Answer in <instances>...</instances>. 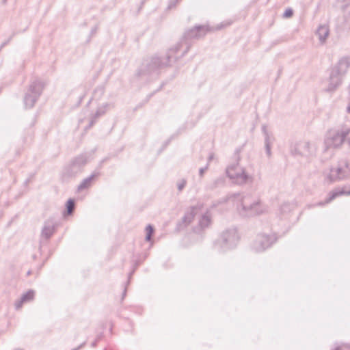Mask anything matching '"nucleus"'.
Listing matches in <instances>:
<instances>
[{"mask_svg":"<svg viewBox=\"0 0 350 350\" xmlns=\"http://www.w3.org/2000/svg\"><path fill=\"white\" fill-rule=\"evenodd\" d=\"M224 202H230L241 217H253L267 212V206L260 198L252 193H234L227 195L222 199Z\"/></svg>","mask_w":350,"mask_h":350,"instance_id":"obj_1","label":"nucleus"},{"mask_svg":"<svg viewBox=\"0 0 350 350\" xmlns=\"http://www.w3.org/2000/svg\"><path fill=\"white\" fill-rule=\"evenodd\" d=\"M350 133V123L344 124L329 130L324 139L325 151L331 148H338Z\"/></svg>","mask_w":350,"mask_h":350,"instance_id":"obj_2","label":"nucleus"},{"mask_svg":"<svg viewBox=\"0 0 350 350\" xmlns=\"http://www.w3.org/2000/svg\"><path fill=\"white\" fill-rule=\"evenodd\" d=\"M228 176L237 185H245L252 183L253 177L246 172L245 169L239 164L228 167L226 170Z\"/></svg>","mask_w":350,"mask_h":350,"instance_id":"obj_3","label":"nucleus"},{"mask_svg":"<svg viewBox=\"0 0 350 350\" xmlns=\"http://www.w3.org/2000/svg\"><path fill=\"white\" fill-rule=\"evenodd\" d=\"M43 88L44 83L40 81L36 80L31 83L24 98V103L27 108L33 107L35 103L40 96Z\"/></svg>","mask_w":350,"mask_h":350,"instance_id":"obj_4","label":"nucleus"},{"mask_svg":"<svg viewBox=\"0 0 350 350\" xmlns=\"http://www.w3.org/2000/svg\"><path fill=\"white\" fill-rule=\"evenodd\" d=\"M317 148L314 144L308 141H300L293 144L291 147V152L295 156L310 157L315 154Z\"/></svg>","mask_w":350,"mask_h":350,"instance_id":"obj_5","label":"nucleus"},{"mask_svg":"<svg viewBox=\"0 0 350 350\" xmlns=\"http://www.w3.org/2000/svg\"><path fill=\"white\" fill-rule=\"evenodd\" d=\"M327 178L331 182L350 178V163L345 161L338 167L332 168L327 175Z\"/></svg>","mask_w":350,"mask_h":350,"instance_id":"obj_6","label":"nucleus"},{"mask_svg":"<svg viewBox=\"0 0 350 350\" xmlns=\"http://www.w3.org/2000/svg\"><path fill=\"white\" fill-rule=\"evenodd\" d=\"M275 241L273 236L259 234L254 240L252 248L255 252H261L271 247Z\"/></svg>","mask_w":350,"mask_h":350,"instance_id":"obj_7","label":"nucleus"},{"mask_svg":"<svg viewBox=\"0 0 350 350\" xmlns=\"http://www.w3.org/2000/svg\"><path fill=\"white\" fill-rule=\"evenodd\" d=\"M183 46V42L177 44V45L171 49L167 55V62H162L159 57H152L150 63L149 64L150 71L153 70L154 69H157L161 68L162 66H168L170 64L171 59H174L176 60V57L173 56L174 53H176L178 51L180 50V48Z\"/></svg>","mask_w":350,"mask_h":350,"instance_id":"obj_8","label":"nucleus"},{"mask_svg":"<svg viewBox=\"0 0 350 350\" xmlns=\"http://www.w3.org/2000/svg\"><path fill=\"white\" fill-rule=\"evenodd\" d=\"M87 163V158L85 155H79L75 158L65 169V174L68 176H74L82 170V168Z\"/></svg>","mask_w":350,"mask_h":350,"instance_id":"obj_9","label":"nucleus"},{"mask_svg":"<svg viewBox=\"0 0 350 350\" xmlns=\"http://www.w3.org/2000/svg\"><path fill=\"white\" fill-rule=\"evenodd\" d=\"M239 235L235 228L224 231L220 238L221 246L224 249H230L236 245L239 241Z\"/></svg>","mask_w":350,"mask_h":350,"instance_id":"obj_10","label":"nucleus"},{"mask_svg":"<svg viewBox=\"0 0 350 350\" xmlns=\"http://www.w3.org/2000/svg\"><path fill=\"white\" fill-rule=\"evenodd\" d=\"M342 81V77L332 70L325 91L327 92H334L341 85Z\"/></svg>","mask_w":350,"mask_h":350,"instance_id":"obj_11","label":"nucleus"},{"mask_svg":"<svg viewBox=\"0 0 350 350\" xmlns=\"http://www.w3.org/2000/svg\"><path fill=\"white\" fill-rule=\"evenodd\" d=\"M208 31V29L206 26L204 25H199L196 26L195 27L189 29L185 34V38L191 39V38H200L204 36L206 33Z\"/></svg>","mask_w":350,"mask_h":350,"instance_id":"obj_12","label":"nucleus"},{"mask_svg":"<svg viewBox=\"0 0 350 350\" xmlns=\"http://www.w3.org/2000/svg\"><path fill=\"white\" fill-rule=\"evenodd\" d=\"M349 67V59L348 57H342L339 60L337 65L332 68V70L343 77Z\"/></svg>","mask_w":350,"mask_h":350,"instance_id":"obj_13","label":"nucleus"},{"mask_svg":"<svg viewBox=\"0 0 350 350\" xmlns=\"http://www.w3.org/2000/svg\"><path fill=\"white\" fill-rule=\"evenodd\" d=\"M203 204L198 203L197 205L191 207L190 210L187 211L183 218V221L186 224H189L193 220L194 216L202 211Z\"/></svg>","mask_w":350,"mask_h":350,"instance_id":"obj_14","label":"nucleus"},{"mask_svg":"<svg viewBox=\"0 0 350 350\" xmlns=\"http://www.w3.org/2000/svg\"><path fill=\"white\" fill-rule=\"evenodd\" d=\"M34 296L35 291L33 290H29L25 293L23 294L18 300L15 301V308L16 310L21 309L25 303H27L33 300Z\"/></svg>","mask_w":350,"mask_h":350,"instance_id":"obj_15","label":"nucleus"},{"mask_svg":"<svg viewBox=\"0 0 350 350\" xmlns=\"http://www.w3.org/2000/svg\"><path fill=\"white\" fill-rule=\"evenodd\" d=\"M316 34L319 38V40L321 44H324L326 42L327 38L329 35V28L327 25H321L318 27Z\"/></svg>","mask_w":350,"mask_h":350,"instance_id":"obj_16","label":"nucleus"},{"mask_svg":"<svg viewBox=\"0 0 350 350\" xmlns=\"http://www.w3.org/2000/svg\"><path fill=\"white\" fill-rule=\"evenodd\" d=\"M55 231V226L51 221H46L44 223L43 228L41 232L42 238H44L45 239H49L54 233Z\"/></svg>","mask_w":350,"mask_h":350,"instance_id":"obj_17","label":"nucleus"},{"mask_svg":"<svg viewBox=\"0 0 350 350\" xmlns=\"http://www.w3.org/2000/svg\"><path fill=\"white\" fill-rule=\"evenodd\" d=\"M99 175L98 172H94L89 177L83 180V181L78 186V191H82L85 189H88L91 187L93 181L97 178Z\"/></svg>","mask_w":350,"mask_h":350,"instance_id":"obj_18","label":"nucleus"},{"mask_svg":"<svg viewBox=\"0 0 350 350\" xmlns=\"http://www.w3.org/2000/svg\"><path fill=\"white\" fill-rule=\"evenodd\" d=\"M345 195L350 196V190H347L346 187H338L329 192V201H332L336 198Z\"/></svg>","mask_w":350,"mask_h":350,"instance_id":"obj_19","label":"nucleus"},{"mask_svg":"<svg viewBox=\"0 0 350 350\" xmlns=\"http://www.w3.org/2000/svg\"><path fill=\"white\" fill-rule=\"evenodd\" d=\"M108 105V104H105L104 106L100 107L97 109L96 113L91 118L88 128L92 127L96 122L97 118H98L100 116L103 115L105 113Z\"/></svg>","mask_w":350,"mask_h":350,"instance_id":"obj_20","label":"nucleus"},{"mask_svg":"<svg viewBox=\"0 0 350 350\" xmlns=\"http://www.w3.org/2000/svg\"><path fill=\"white\" fill-rule=\"evenodd\" d=\"M108 105V104H105L104 106L100 107L97 109L96 113L91 118L88 128L92 127L96 122L97 118H98L100 116L103 115L105 113Z\"/></svg>","mask_w":350,"mask_h":350,"instance_id":"obj_21","label":"nucleus"},{"mask_svg":"<svg viewBox=\"0 0 350 350\" xmlns=\"http://www.w3.org/2000/svg\"><path fill=\"white\" fill-rule=\"evenodd\" d=\"M108 105V104H105L104 106L100 107L97 109L96 113L91 118L88 128L92 127L96 122L97 118H98L100 116L103 115L105 113Z\"/></svg>","mask_w":350,"mask_h":350,"instance_id":"obj_22","label":"nucleus"},{"mask_svg":"<svg viewBox=\"0 0 350 350\" xmlns=\"http://www.w3.org/2000/svg\"><path fill=\"white\" fill-rule=\"evenodd\" d=\"M295 208V204L291 202H284L280 208V213L285 215L291 213Z\"/></svg>","mask_w":350,"mask_h":350,"instance_id":"obj_23","label":"nucleus"},{"mask_svg":"<svg viewBox=\"0 0 350 350\" xmlns=\"http://www.w3.org/2000/svg\"><path fill=\"white\" fill-rule=\"evenodd\" d=\"M211 215L208 212H206L205 214L202 215L199 221V226L202 229L205 228L211 224Z\"/></svg>","mask_w":350,"mask_h":350,"instance_id":"obj_24","label":"nucleus"},{"mask_svg":"<svg viewBox=\"0 0 350 350\" xmlns=\"http://www.w3.org/2000/svg\"><path fill=\"white\" fill-rule=\"evenodd\" d=\"M262 133L265 135V145H272L273 142V140H274V138L273 137L270 135L268 131H267V126H262Z\"/></svg>","mask_w":350,"mask_h":350,"instance_id":"obj_25","label":"nucleus"},{"mask_svg":"<svg viewBox=\"0 0 350 350\" xmlns=\"http://www.w3.org/2000/svg\"><path fill=\"white\" fill-rule=\"evenodd\" d=\"M67 213L68 215L71 214L75 209V202L72 199H69L66 203Z\"/></svg>","mask_w":350,"mask_h":350,"instance_id":"obj_26","label":"nucleus"},{"mask_svg":"<svg viewBox=\"0 0 350 350\" xmlns=\"http://www.w3.org/2000/svg\"><path fill=\"white\" fill-rule=\"evenodd\" d=\"M146 240L149 241L151 240V237L154 232V229L151 225H148L146 228Z\"/></svg>","mask_w":350,"mask_h":350,"instance_id":"obj_27","label":"nucleus"},{"mask_svg":"<svg viewBox=\"0 0 350 350\" xmlns=\"http://www.w3.org/2000/svg\"><path fill=\"white\" fill-rule=\"evenodd\" d=\"M293 10L291 8H288L285 10V12L283 14V17L284 18H290L293 16Z\"/></svg>","mask_w":350,"mask_h":350,"instance_id":"obj_28","label":"nucleus"},{"mask_svg":"<svg viewBox=\"0 0 350 350\" xmlns=\"http://www.w3.org/2000/svg\"><path fill=\"white\" fill-rule=\"evenodd\" d=\"M186 180H180L179 183H178V185H177V187H178V189L180 191L183 190V189L185 187V186L186 185Z\"/></svg>","mask_w":350,"mask_h":350,"instance_id":"obj_29","label":"nucleus"},{"mask_svg":"<svg viewBox=\"0 0 350 350\" xmlns=\"http://www.w3.org/2000/svg\"><path fill=\"white\" fill-rule=\"evenodd\" d=\"M208 168V163H207V165L204 167H202L199 170V174L201 177L203 176L204 173L205 172L206 170H207Z\"/></svg>","mask_w":350,"mask_h":350,"instance_id":"obj_30","label":"nucleus"},{"mask_svg":"<svg viewBox=\"0 0 350 350\" xmlns=\"http://www.w3.org/2000/svg\"><path fill=\"white\" fill-rule=\"evenodd\" d=\"M271 145H265L266 153L268 157L271 156Z\"/></svg>","mask_w":350,"mask_h":350,"instance_id":"obj_31","label":"nucleus"},{"mask_svg":"<svg viewBox=\"0 0 350 350\" xmlns=\"http://www.w3.org/2000/svg\"><path fill=\"white\" fill-rule=\"evenodd\" d=\"M329 199V196H328V198H327L324 202H319V203L317 204V205H318V206H324V205H325V204H328V203L331 202L332 201H329V202H328Z\"/></svg>","mask_w":350,"mask_h":350,"instance_id":"obj_32","label":"nucleus"},{"mask_svg":"<svg viewBox=\"0 0 350 350\" xmlns=\"http://www.w3.org/2000/svg\"><path fill=\"white\" fill-rule=\"evenodd\" d=\"M179 0H171L170 2V4H169V8H172L174 7L176 5V3Z\"/></svg>","mask_w":350,"mask_h":350,"instance_id":"obj_33","label":"nucleus"},{"mask_svg":"<svg viewBox=\"0 0 350 350\" xmlns=\"http://www.w3.org/2000/svg\"><path fill=\"white\" fill-rule=\"evenodd\" d=\"M224 183L223 178H217L214 183V187H216L218 184H222Z\"/></svg>","mask_w":350,"mask_h":350,"instance_id":"obj_34","label":"nucleus"},{"mask_svg":"<svg viewBox=\"0 0 350 350\" xmlns=\"http://www.w3.org/2000/svg\"><path fill=\"white\" fill-rule=\"evenodd\" d=\"M189 49V46L188 45H187L185 51L182 53L181 56L184 55L188 51Z\"/></svg>","mask_w":350,"mask_h":350,"instance_id":"obj_35","label":"nucleus"},{"mask_svg":"<svg viewBox=\"0 0 350 350\" xmlns=\"http://www.w3.org/2000/svg\"><path fill=\"white\" fill-rule=\"evenodd\" d=\"M213 159V154H211L209 155L208 157V163L209 164V162Z\"/></svg>","mask_w":350,"mask_h":350,"instance_id":"obj_36","label":"nucleus"},{"mask_svg":"<svg viewBox=\"0 0 350 350\" xmlns=\"http://www.w3.org/2000/svg\"><path fill=\"white\" fill-rule=\"evenodd\" d=\"M82 346H83V345H80L79 347H77V348H76V349H73L72 350H78V349H79Z\"/></svg>","mask_w":350,"mask_h":350,"instance_id":"obj_37","label":"nucleus"},{"mask_svg":"<svg viewBox=\"0 0 350 350\" xmlns=\"http://www.w3.org/2000/svg\"><path fill=\"white\" fill-rule=\"evenodd\" d=\"M7 1L8 0H2V2H3V4H5L7 3Z\"/></svg>","mask_w":350,"mask_h":350,"instance_id":"obj_38","label":"nucleus"},{"mask_svg":"<svg viewBox=\"0 0 350 350\" xmlns=\"http://www.w3.org/2000/svg\"><path fill=\"white\" fill-rule=\"evenodd\" d=\"M95 345H96V342H94L92 344V347H95Z\"/></svg>","mask_w":350,"mask_h":350,"instance_id":"obj_39","label":"nucleus"},{"mask_svg":"<svg viewBox=\"0 0 350 350\" xmlns=\"http://www.w3.org/2000/svg\"><path fill=\"white\" fill-rule=\"evenodd\" d=\"M349 145H350V139H349Z\"/></svg>","mask_w":350,"mask_h":350,"instance_id":"obj_40","label":"nucleus"},{"mask_svg":"<svg viewBox=\"0 0 350 350\" xmlns=\"http://www.w3.org/2000/svg\"><path fill=\"white\" fill-rule=\"evenodd\" d=\"M337 350H338V349H337Z\"/></svg>","mask_w":350,"mask_h":350,"instance_id":"obj_41","label":"nucleus"}]
</instances>
